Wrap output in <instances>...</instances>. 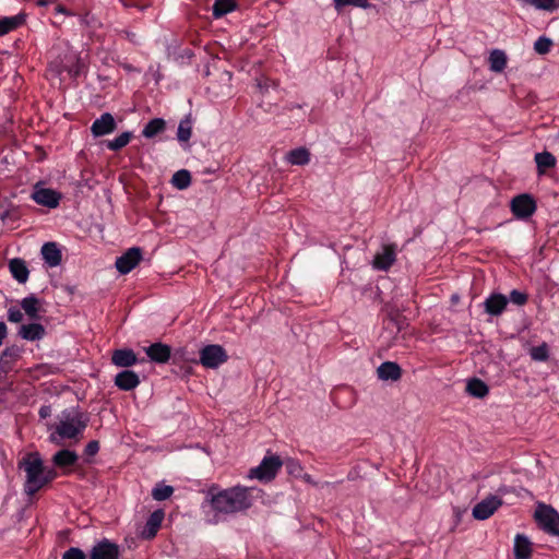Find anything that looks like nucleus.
Listing matches in <instances>:
<instances>
[{
  "label": "nucleus",
  "instance_id": "37",
  "mask_svg": "<svg viewBox=\"0 0 559 559\" xmlns=\"http://www.w3.org/2000/svg\"><path fill=\"white\" fill-rule=\"evenodd\" d=\"M552 46L550 38L540 36L534 44V50L539 55H546L549 52Z\"/></svg>",
  "mask_w": 559,
  "mask_h": 559
},
{
  "label": "nucleus",
  "instance_id": "34",
  "mask_svg": "<svg viewBox=\"0 0 559 559\" xmlns=\"http://www.w3.org/2000/svg\"><path fill=\"white\" fill-rule=\"evenodd\" d=\"M132 133L129 131L122 132L116 139L107 142V147L111 151H118L124 147L131 140Z\"/></svg>",
  "mask_w": 559,
  "mask_h": 559
},
{
  "label": "nucleus",
  "instance_id": "11",
  "mask_svg": "<svg viewBox=\"0 0 559 559\" xmlns=\"http://www.w3.org/2000/svg\"><path fill=\"white\" fill-rule=\"evenodd\" d=\"M119 555L117 544L103 539L92 548L88 559H118Z\"/></svg>",
  "mask_w": 559,
  "mask_h": 559
},
{
  "label": "nucleus",
  "instance_id": "6",
  "mask_svg": "<svg viewBox=\"0 0 559 559\" xmlns=\"http://www.w3.org/2000/svg\"><path fill=\"white\" fill-rule=\"evenodd\" d=\"M228 356L223 346L211 344L200 350V362L205 368L215 369L227 360Z\"/></svg>",
  "mask_w": 559,
  "mask_h": 559
},
{
  "label": "nucleus",
  "instance_id": "16",
  "mask_svg": "<svg viewBox=\"0 0 559 559\" xmlns=\"http://www.w3.org/2000/svg\"><path fill=\"white\" fill-rule=\"evenodd\" d=\"M140 383L139 376L131 370H124L119 372L115 377V384L123 391H130L135 389Z\"/></svg>",
  "mask_w": 559,
  "mask_h": 559
},
{
  "label": "nucleus",
  "instance_id": "8",
  "mask_svg": "<svg viewBox=\"0 0 559 559\" xmlns=\"http://www.w3.org/2000/svg\"><path fill=\"white\" fill-rule=\"evenodd\" d=\"M511 210L518 218H527L535 212L536 204L531 195L520 194L512 199Z\"/></svg>",
  "mask_w": 559,
  "mask_h": 559
},
{
  "label": "nucleus",
  "instance_id": "23",
  "mask_svg": "<svg viewBox=\"0 0 559 559\" xmlns=\"http://www.w3.org/2000/svg\"><path fill=\"white\" fill-rule=\"evenodd\" d=\"M111 360L118 367H131L136 362V356L132 349H117L112 353Z\"/></svg>",
  "mask_w": 559,
  "mask_h": 559
},
{
  "label": "nucleus",
  "instance_id": "44",
  "mask_svg": "<svg viewBox=\"0 0 559 559\" xmlns=\"http://www.w3.org/2000/svg\"><path fill=\"white\" fill-rule=\"evenodd\" d=\"M99 451V443L98 441H90L86 447H85V450H84V453L88 456H93L95 455L97 452Z\"/></svg>",
  "mask_w": 559,
  "mask_h": 559
},
{
  "label": "nucleus",
  "instance_id": "29",
  "mask_svg": "<svg viewBox=\"0 0 559 559\" xmlns=\"http://www.w3.org/2000/svg\"><path fill=\"white\" fill-rule=\"evenodd\" d=\"M165 129V121L162 118L152 119L143 129V136L151 139Z\"/></svg>",
  "mask_w": 559,
  "mask_h": 559
},
{
  "label": "nucleus",
  "instance_id": "19",
  "mask_svg": "<svg viewBox=\"0 0 559 559\" xmlns=\"http://www.w3.org/2000/svg\"><path fill=\"white\" fill-rule=\"evenodd\" d=\"M17 334L26 341L41 340L45 335V328L37 322L29 324H22L19 329Z\"/></svg>",
  "mask_w": 559,
  "mask_h": 559
},
{
  "label": "nucleus",
  "instance_id": "5",
  "mask_svg": "<svg viewBox=\"0 0 559 559\" xmlns=\"http://www.w3.org/2000/svg\"><path fill=\"white\" fill-rule=\"evenodd\" d=\"M281 466L282 461L278 456H265L259 466L250 469L248 477L269 481L276 476Z\"/></svg>",
  "mask_w": 559,
  "mask_h": 559
},
{
  "label": "nucleus",
  "instance_id": "39",
  "mask_svg": "<svg viewBox=\"0 0 559 559\" xmlns=\"http://www.w3.org/2000/svg\"><path fill=\"white\" fill-rule=\"evenodd\" d=\"M527 299H528V296L527 294L523 293V292H520V290H516V289H513L511 293H510V300L511 302H513L514 305H518V306H523L527 302Z\"/></svg>",
  "mask_w": 559,
  "mask_h": 559
},
{
  "label": "nucleus",
  "instance_id": "7",
  "mask_svg": "<svg viewBox=\"0 0 559 559\" xmlns=\"http://www.w3.org/2000/svg\"><path fill=\"white\" fill-rule=\"evenodd\" d=\"M396 260V245L388 243L383 245L381 251L374 254L372 260V266L376 270L386 271Z\"/></svg>",
  "mask_w": 559,
  "mask_h": 559
},
{
  "label": "nucleus",
  "instance_id": "15",
  "mask_svg": "<svg viewBox=\"0 0 559 559\" xmlns=\"http://www.w3.org/2000/svg\"><path fill=\"white\" fill-rule=\"evenodd\" d=\"M146 355L154 362L165 364L170 358L171 349L168 345L163 343H154L148 346L146 349Z\"/></svg>",
  "mask_w": 559,
  "mask_h": 559
},
{
  "label": "nucleus",
  "instance_id": "27",
  "mask_svg": "<svg viewBox=\"0 0 559 559\" xmlns=\"http://www.w3.org/2000/svg\"><path fill=\"white\" fill-rule=\"evenodd\" d=\"M466 391L472 396L484 397L488 394V386L484 381L474 378L467 382Z\"/></svg>",
  "mask_w": 559,
  "mask_h": 559
},
{
  "label": "nucleus",
  "instance_id": "22",
  "mask_svg": "<svg viewBox=\"0 0 559 559\" xmlns=\"http://www.w3.org/2000/svg\"><path fill=\"white\" fill-rule=\"evenodd\" d=\"M532 554V543L524 535L518 534L514 539L515 559H530Z\"/></svg>",
  "mask_w": 559,
  "mask_h": 559
},
{
  "label": "nucleus",
  "instance_id": "24",
  "mask_svg": "<svg viewBox=\"0 0 559 559\" xmlns=\"http://www.w3.org/2000/svg\"><path fill=\"white\" fill-rule=\"evenodd\" d=\"M9 269L12 276L19 283H25L27 281L29 272L24 260L19 258L12 259L9 262Z\"/></svg>",
  "mask_w": 559,
  "mask_h": 559
},
{
  "label": "nucleus",
  "instance_id": "3",
  "mask_svg": "<svg viewBox=\"0 0 559 559\" xmlns=\"http://www.w3.org/2000/svg\"><path fill=\"white\" fill-rule=\"evenodd\" d=\"M88 418L76 408L66 409L59 416L55 432L50 441L60 444L62 439H79L87 426Z\"/></svg>",
  "mask_w": 559,
  "mask_h": 559
},
{
  "label": "nucleus",
  "instance_id": "33",
  "mask_svg": "<svg viewBox=\"0 0 559 559\" xmlns=\"http://www.w3.org/2000/svg\"><path fill=\"white\" fill-rule=\"evenodd\" d=\"M234 8L235 2L233 0H216L213 4V15L215 17H221L231 12Z\"/></svg>",
  "mask_w": 559,
  "mask_h": 559
},
{
  "label": "nucleus",
  "instance_id": "41",
  "mask_svg": "<svg viewBox=\"0 0 559 559\" xmlns=\"http://www.w3.org/2000/svg\"><path fill=\"white\" fill-rule=\"evenodd\" d=\"M533 5L546 11H554L557 8L556 0H534Z\"/></svg>",
  "mask_w": 559,
  "mask_h": 559
},
{
  "label": "nucleus",
  "instance_id": "38",
  "mask_svg": "<svg viewBox=\"0 0 559 559\" xmlns=\"http://www.w3.org/2000/svg\"><path fill=\"white\" fill-rule=\"evenodd\" d=\"M531 357L537 361H545L548 359V347L546 344L533 347L531 349Z\"/></svg>",
  "mask_w": 559,
  "mask_h": 559
},
{
  "label": "nucleus",
  "instance_id": "35",
  "mask_svg": "<svg viewBox=\"0 0 559 559\" xmlns=\"http://www.w3.org/2000/svg\"><path fill=\"white\" fill-rule=\"evenodd\" d=\"M535 162L539 168H550L555 166L556 158L548 152L537 153L535 155Z\"/></svg>",
  "mask_w": 559,
  "mask_h": 559
},
{
  "label": "nucleus",
  "instance_id": "17",
  "mask_svg": "<svg viewBox=\"0 0 559 559\" xmlns=\"http://www.w3.org/2000/svg\"><path fill=\"white\" fill-rule=\"evenodd\" d=\"M163 520L164 512L162 510L154 511L147 519V522L141 533V536L145 539L153 538L156 535L158 528L160 527Z\"/></svg>",
  "mask_w": 559,
  "mask_h": 559
},
{
  "label": "nucleus",
  "instance_id": "25",
  "mask_svg": "<svg viewBox=\"0 0 559 559\" xmlns=\"http://www.w3.org/2000/svg\"><path fill=\"white\" fill-rule=\"evenodd\" d=\"M78 459H79V456L74 451L64 449V450L58 451L53 455L52 462L58 467H68V466L74 465L76 463Z\"/></svg>",
  "mask_w": 559,
  "mask_h": 559
},
{
  "label": "nucleus",
  "instance_id": "46",
  "mask_svg": "<svg viewBox=\"0 0 559 559\" xmlns=\"http://www.w3.org/2000/svg\"><path fill=\"white\" fill-rule=\"evenodd\" d=\"M37 3H38L39 5H43V7H44V5H47V4L49 3V0H38V1H37Z\"/></svg>",
  "mask_w": 559,
  "mask_h": 559
},
{
  "label": "nucleus",
  "instance_id": "4",
  "mask_svg": "<svg viewBox=\"0 0 559 559\" xmlns=\"http://www.w3.org/2000/svg\"><path fill=\"white\" fill-rule=\"evenodd\" d=\"M534 516L545 532L559 535V513L552 507L539 503Z\"/></svg>",
  "mask_w": 559,
  "mask_h": 559
},
{
  "label": "nucleus",
  "instance_id": "36",
  "mask_svg": "<svg viewBox=\"0 0 559 559\" xmlns=\"http://www.w3.org/2000/svg\"><path fill=\"white\" fill-rule=\"evenodd\" d=\"M174 492V488L167 485H158L152 490V497L157 501L168 499Z\"/></svg>",
  "mask_w": 559,
  "mask_h": 559
},
{
  "label": "nucleus",
  "instance_id": "30",
  "mask_svg": "<svg viewBox=\"0 0 559 559\" xmlns=\"http://www.w3.org/2000/svg\"><path fill=\"white\" fill-rule=\"evenodd\" d=\"M171 183L179 190L187 189L191 183V175L186 169H180L173 175Z\"/></svg>",
  "mask_w": 559,
  "mask_h": 559
},
{
  "label": "nucleus",
  "instance_id": "26",
  "mask_svg": "<svg viewBox=\"0 0 559 559\" xmlns=\"http://www.w3.org/2000/svg\"><path fill=\"white\" fill-rule=\"evenodd\" d=\"M507 55L503 50L493 49L489 55V69L492 72L500 73L507 67Z\"/></svg>",
  "mask_w": 559,
  "mask_h": 559
},
{
  "label": "nucleus",
  "instance_id": "1",
  "mask_svg": "<svg viewBox=\"0 0 559 559\" xmlns=\"http://www.w3.org/2000/svg\"><path fill=\"white\" fill-rule=\"evenodd\" d=\"M252 488L235 486L211 495L213 510L221 514H234L245 511L252 506Z\"/></svg>",
  "mask_w": 559,
  "mask_h": 559
},
{
  "label": "nucleus",
  "instance_id": "45",
  "mask_svg": "<svg viewBox=\"0 0 559 559\" xmlns=\"http://www.w3.org/2000/svg\"><path fill=\"white\" fill-rule=\"evenodd\" d=\"M40 417L45 418L50 415V408L48 406H44L39 409Z\"/></svg>",
  "mask_w": 559,
  "mask_h": 559
},
{
  "label": "nucleus",
  "instance_id": "40",
  "mask_svg": "<svg viewBox=\"0 0 559 559\" xmlns=\"http://www.w3.org/2000/svg\"><path fill=\"white\" fill-rule=\"evenodd\" d=\"M335 8L340 10L342 7L352 4L359 8H367L368 0H334Z\"/></svg>",
  "mask_w": 559,
  "mask_h": 559
},
{
  "label": "nucleus",
  "instance_id": "32",
  "mask_svg": "<svg viewBox=\"0 0 559 559\" xmlns=\"http://www.w3.org/2000/svg\"><path fill=\"white\" fill-rule=\"evenodd\" d=\"M192 134V120L186 117L180 121L177 131V138L180 142H188Z\"/></svg>",
  "mask_w": 559,
  "mask_h": 559
},
{
  "label": "nucleus",
  "instance_id": "9",
  "mask_svg": "<svg viewBox=\"0 0 559 559\" xmlns=\"http://www.w3.org/2000/svg\"><path fill=\"white\" fill-rule=\"evenodd\" d=\"M142 260V251L140 248L133 247L128 249L122 255L117 258L116 267L121 274L131 272Z\"/></svg>",
  "mask_w": 559,
  "mask_h": 559
},
{
  "label": "nucleus",
  "instance_id": "2",
  "mask_svg": "<svg viewBox=\"0 0 559 559\" xmlns=\"http://www.w3.org/2000/svg\"><path fill=\"white\" fill-rule=\"evenodd\" d=\"M19 465L26 473L25 492L27 495H34L56 477L53 469L44 467L38 453L27 454L22 459Z\"/></svg>",
  "mask_w": 559,
  "mask_h": 559
},
{
  "label": "nucleus",
  "instance_id": "31",
  "mask_svg": "<svg viewBox=\"0 0 559 559\" xmlns=\"http://www.w3.org/2000/svg\"><path fill=\"white\" fill-rule=\"evenodd\" d=\"M23 20L20 16H11L0 19V36H3L22 24Z\"/></svg>",
  "mask_w": 559,
  "mask_h": 559
},
{
  "label": "nucleus",
  "instance_id": "42",
  "mask_svg": "<svg viewBox=\"0 0 559 559\" xmlns=\"http://www.w3.org/2000/svg\"><path fill=\"white\" fill-rule=\"evenodd\" d=\"M62 559H86V556L80 548L71 547L63 554Z\"/></svg>",
  "mask_w": 559,
  "mask_h": 559
},
{
  "label": "nucleus",
  "instance_id": "20",
  "mask_svg": "<svg viewBox=\"0 0 559 559\" xmlns=\"http://www.w3.org/2000/svg\"><path fill=\"white\" fill-rule=\"evenodd\" d=\"M41 255L45 262L55 267L61 263V251L55 242H47L41 247Z\"/></svg>",
  "mask_w": 559,
  "mask_h": 559
},
{
  "label": "nucleus",
  "instance_id": "28",
  "mask_svg": "<svg viewBox=\"0 0 559 559\" xmlns=\"http://www.w3.org/2000/svg\"><path fill=\"white\" fill-rule=\"evenodd\" d=\"M287 159L293 165H306L309 163L310 154L308 150L299 147L288 153Z\"/></svg>",
  "mask_w": 559,
  "mask_h": 559
},
{
  "label": "nucleus",
  "instance_id": "18",
  "mask_svg": "<svg viewBox=\"0 0 559 559\" xmlns=\"http://www.w3.org/2000/svg\"><path fill=\"white\" fill-rule=\"evenodd\" d=\"M377 374L383 381H397L402 376V370L396 362L385 361L378 367Z\"/></svg>",
  "mask_w": 559,
  "mask_h": 559
},
{
  "label": "nucleus",
  "instance_id": "21",
  "mask_svg": "<svg viewBox=\"0 0 559 559\" xmlns=\"http://www.w3.org/2000/svg\"><path fill=\"white\" fill-rule=\"evenodd\" d=\"M21 307L24 310L25 314L31 320H38L40 318V311H41L40 301L34 295L23 298L21 300Z\"/></svg>",
  "mask_w": 559,
  "mask_h": 559
},
{
  "label": "nucleus",
  "instance_id": "14",
  "mask_svg": "<svg viewBox=\"0 0 559 559\" xmlns=\"http://www.w3.org/2000/svg\"><path fill=\"white\" fill-rule=\"evenodd\" d=\"M508 305V298L502 294H492L484 302L485 311L490 314L498 317L500 316Z\"/></svg>",
  "mask_w": 559,
  "mask_h": 559
},
{
  "label": "nucleus",
  "instance_id": "43",
  "mask_svg": "<svg viewBox=\"0 0 559 559\" xmlns=\"http://www.w3.org/2000/svg\"><path fill=\"white\" fill-rule=\"evenodd\" d=\"M8 320L10 322L19 323L23 320V312L17 308H10L8 310Z\"/></svg>",
  "mask_w": 559,
  "mask_h": 559
},
{
  "label": "nucleus",
  "instance_id": "13",
  "mask_svg": "<svg viewBox=\"0 0 559 559\" xmlns=\"http://www.w3.org/2000/svg\"><path fill=\"white\" fill-rule=\"evenodd\" d=\"M116 127L114 116L109 112H105L93 122L91 132L95 138L104 136L114 132Z\"/></svg>",
  "mask_w": 559,
  "mask_h": 559
},
{
  "label": "nucleus",
  "instance_id": "12",
  "mask_svg": "<svg viewBox=\"0 0 559 559\" xmlns=\"http://www.w3.org/2000/svg\"><path fill=\"white\" fill-rule=\"evenodd\" d=\"M32 199L39 205L55 209L59 205L61 194L52 189L36 188Z\"/></svg>",
  "mask_w": 559,
  "mask_h": 559
},
{
  "label": "nucleus",
  "instance_id": "10",
  "mask_svg": "<svg viewBox=\"0 0 559 559\" xmlns=\"http://www.w3.org/2000/svg\"><path fill=\"white\" fill-rule=\"evenodd\" d=\"M501 504V498L489 496L473 508V516L477 520H486L490 518Z\"/></svg>",
  "mask_w": 559,
  "mask_h": 559
}]
</instances>
